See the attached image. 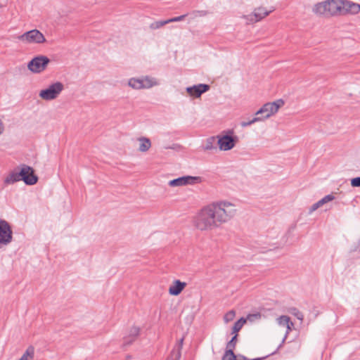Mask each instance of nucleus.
Instances as JSON below:
<instances>
[{
  "label": "nucleus",
  "mask_w": 360,
  "mask_h": 360,
  "mask_svg": "<svg viewBox=\"0 0 360 360\" xmlns=\"http://www.w3.org/2000/svg\"><path fill=\"white\" fill-rule=\"evenodd\" d=\"M233 205L221 202L214 203L203 208L196 218V226L200 229H206L224 221L227 214L231 213Z\"/></svg>",
  "instance_id": "nucleus-1"
},
{
  "label": "nucleus",
  "mask_w": 360,
  "mask_h": 360,
  "mask_svg": "<svg viewBox=\"0 0 360 360\" xmlns=\"http://www.w3.org/2000/svg\"><path fill=\"white\" fill-rule=\"evenodd\" d=\"M343 8L344 0H328L317 4L314 11L320 15H330L342 13Z\"/></svg>",
  "instance_id": "nucleus-2"
},
{
  "label": "nucleus",
  "mask_w": 360,
  "mask_h": 360,
  "mask_svg": "<svg viewBox=\"0 0 360 360\" xmlns=\"http://www.w3.org/2000/svg\"><path fill=\"white\" fill-rule=\"evenodd\" d=\"M64 85L60 82H56L50 84L47 88L41 89L39 93V96L45 101H52L56 99L63 91Z\"/></svg>",
  "instance_id": "nucleus-3"
},
{
  "label": "nucleus",
  "mask_w": 360,
  "mask_h": 360,
  "mask_svg": "<svg viewBox=\"0 0 360 360\" xmlns=\"http://www.w3.org/2000/svg\"><path fill=\"white\" fill-rule=\"evenodd\" d=\"M18 170L20 176V180L22 181L25 185L33 186L38 181V176L34 174V169L25 164L20 165Z\"/></svg>",
  "instance_id": "nucleus-4"
},
{
  "label": "nucleus",
  "mask_w": 360,
  "mask_h": 360,
  "mask_svg": "<svg viewBox=\"0 0 360 360\" xmlns=\"http://www.w3.org/2000/svg\"><path fill=\"white\" fill-rule=\"evenodd\" d=\"M50 63V59L43 55L34 57L27 64V68L33 73H40L43 72Z\"/></svg>",
  "instance_id": "nucleus-5"
},
{
  "label": "nucleus",
  "mask_w": 360,
  "mask_h": 360,
  "mask_svg": "<svg viewBox=\"0 0 360 360\" xmlns=\"http://www.w3.org/2000/svg\"><path fill=\"white\" fill-rule=\"evenodd\" d=\"M17 39L29 44H41L46 41L44 34L36 29L25 32L22 34L18 36Z\"/></svg>",
  "instance_id": "nucleus-6"
},
{
  "label": "nucleus",
  "mask_w": 360,
  "mask_h": 360,
  "mask_svg": "<svg viewBox=\"0 0 360 360\" xmlns=\"http://www.w3.org/2000/svg\"><path fill=\"white\" fill-rule=\"evenodd\" d=\"M13 240V231L10 224L0 219V246L7 245Z\"/></svg>",
  "instance_id": "nucleus-7"
},
{
  "label": "nucleus",
  "mask_w": 360,
  "mask_h": 360,
  "mask_svg": "<svg viewBox=\"0 0 360 360\" xmlns=\"http://www.w3.org/2000/svg\"><path fill=\"white\" fill-rule=\"evenodd\" d=\"M284 104L282 100H278L276 102L266 103L258 112V113H264V117H269L271 115L276 113L278 108Z\"/></svg>",
  "instance_id": "nucleus-8"
},
{
  "label": "nucleus",
  "mask_w": 360,
  "mask_h": 360,
  "mask_svg": "<svg viewBox=\"0 0 360 360\" xmlns=\"http://www.w3.org/2000/svg\"><path fill=\"white\" fill-rule=\"evenodd\" d=\"M210 89L209 85L198 84L187 89V92L193 98H198L202 94L206 92Z\"/></svg>",
  "instance_id": "nucleus-9"
},
{
  "label": "nucleus",
  "mask_w": 360,
  "mask_h": 360,
  "mask_svg": "<svg viewBox=\"0 0 360 360\" xmlns=\"http://www.w3.org/2000/svg\"><path fill=\"white\" fill-rule=\"evenodd\" d=\"M218 144L220 149L227 150L232 148L235 144V140L232 136H224L219 138Z\"/></svg>",
  "instance_id": "nucleus-10"
},
{
  "label": "nucleus",
  "mask_w": 360,
  "mask_h": 360,
  "mask_svg": "<svg viewBox=\"0 0 360 360\" xmlns=\"http://www.w3.org/2000/svg\"><path fill=\"white\" fill-rule=\"evenodd\" d=\"M139 332L140 328L139 327H132L130 329L128 335L124 338L123 345L128 346L131 345L136 339V338L139 335Z\"/></svg>",
  "instance_id": "nucleus-11"
},
{
  "label": "nucleus",
  "mask_w": 360,
  "mask_h": 360,
  "mask_svg": "<svg viewBox=\"0 0 360 360\" xmlns=\"http://www.w3.org/2000/svg\"><path fill=\"white\" fill-rule=\"evenodd\" d=\"M179 21H180V15L176 16L174 18H169L167 20H161L155 21L150 25V27L152 30H157L169 22H179Z\"/></svg>",
  "instance_id": "nucleus-12"
},
{
  "label": "nucleus",
  "mask_w": 360,
  "mask_h": 360,
  "mask_svg": "<svg viewBox=\"0 0 360 360\" xmlns=\"http://www.w3.org/2000/svg\"><path fill=\"white\" fill-rule=\"evenodd\" d=\"M20 176L18 170V167L14 169L4 179V184H13L18 181H20Z\"/></svg>",
  "instance_id": "nucleus-13"
},
{
  "label": "nucleus",
  "mask_w": 360,
  "mask_h": 360,
  "mask_svg": "<svg viewBox=\"0 0 360 360\" xmlns=\"http://www.w3.org/2000/svg\"><path fill=\"white\" fill-rule=\"evenodd\" d=\"M143 89H150L159 84L158 81L155 77L150 76H142Z\"/></svg>",
  "instance_id": "nucleus-14"
},
{
  "label": "nucleus",
  "mask_w": 360,
  "mask_h": 360,
  "mask_svg": "<svg viewBox=\"0 0 360 360\" xmlns=\"http://www.w3.org/2000/svg\"><path fill=\"white\" fill-rule=\"evenodd\" d=\"M360 11V5L348 1H344L343 12L347 11L351 13H357Z\"/></svg>",
  "instance_id": "nucleus-15"
},
{
  "label": "nucleus",
  "mask_w": 360,
  "mask_h": 360,
  "mask_svg": "<svg viewBox=\"0 0 360 360\" xmlns=\"http://www.w3.org/2000/svg\"><path fill=\"white\" fill-rule=\"evenodd\" d=\"M278 321L280 326L286 328L287 333L291 330V328L293 326L292 322L290 321V319L287 316H281L278 319Z\"/></svg>",
  "instance_id": "nucleus-16"
},
{
  "label": "nucleus",
  "mask_w": 360,
  "mask_h": 360,
  "mask_svg": "<svg viewBox=\"0 0 360 360\" xmlns=\"http://www.w3.org/2000/svg\"><path fill=\"white\" fill-rule=\"evenodd\" d=\"M180 359V340H177L175 347L171 352L167 360H179Z\"/></svg>",
  "instance_id": "nucleus-17"
},
{
  "label": "nucleus",
  "mask_w": 360,
  "mask_h": 360,
  "mask_svg": "<svg viewBox=\"0 0 360 360\" xmlns=\"http://www.w3.org/2000/svg\"><path fill=\"white\" fill-rule=\"evenodd\" d=\"M140 142L139 150L141 152H146L151 146L150 140L146 137H141L139 139Z\"/></svg>",
  "instance_id": "nucleus-18"
},
{
  "label": "nucleus",
  "mask_w": 360,
  "mask_h": 360,
  "mask_svg": "<svg viewBox=\"0 0 360 360\" xmlns=\"http://www.w3.org/2000/svg\"><path fill=\"white\" fill-rule=\"evenodd\" d=\"M202 181L200 176H181V186L188 184H196Z\"/></svg>",
  "instance_id": "nucleus-19"
},
{
  "label": "nucleus",
  "mask_w": 360,
  "mask_h": 360,
  "mask_svg": "<svg viewBox=\"0 0 360 360\" xmlns=\"http://www.w3.org/2000/svg\"><path fill=\"white\" fill-rule=\"evenodd\" d=\"M128 85L134 89L139 90L143 89L141 77L139 78L132 77L129 79Z\"/></svg>",
  "instance_id": "nucleus-20"
},
{
  "label": "nucleus",
  "mask_w": 360,
  "mask_h": 360,
  "mask_svg": "<svg viewBox=\"0 0 360 360\" xmlns=\"http://www.w3.org/2000/svg\"><path fill=\"white\" fill-rule=\"evenodd\" d=\"M34 347L32 345L29 346L22 356L18 360H34Z\"/></svg>",
  "instance_id": "nucleus-21"
},
{
  "label": "nucleus",
  "mask_w": 360,
  "mask_h": 360,
  "mask_svg": "<svg viewBox=\"0 0 360 360\" xmlns=\"http://www.w3.org/2000/svg\"><path fill=\"white\" fill-rule=\"evenodd\" d=\"M169 293L171 295H179L180 294V279L174 281V285L169 288Z\"/></svg>",
  "instance_id": "nucleus-22"
},
{
  "label": "nucleus",
  "mask_w": 360,
  "mask_h": 360,
  "mask_svg": "<svg viewBox=\"0 0 360 360\" xmlns=\"http://www.w3.org/2000/svg\"><path fill=\"white\" fill-rule=\"evenodd\" d=\"M247 319L244 318H241L238 320L232 329V334H238L240 330L243 328V326L246 323Z\"/></svg>",
  "instance_id": "nucleus-23"
},
{
  "label": "nucleus",
  "mask_w": 360,
  "mask_h": 360,
  "mask_svg": "<svg viewBox=\"0 0 360 360\" xmlns=\"http://www.w3.org/2000/svg\"><path fill=\"white\" fill-rule=\"evenodd\" d=\"M222 360H238V356L237 357L233 351L226 349Z\"/></svg>",
  "instance_id": "nucleus-24"
},
{
  "label": "nucleus",
  "mask_w": 360,
  "mask_h": 360,
  "mask_svg": "<svg viewBox=\"0 0 360 360\" xmlns=\"http://www.w3.org/2000/svg\"><path fill=\"white\" fill-rule=\"evenodd\" d=\"M233 337L232 338L231 340L229 341L227 344V347H226L227 350L233 351V349L236 347V344L237 342V337H238V334H233Z\"/></svg>",
  "instance_id": "nucleus-25"
},
{
  "label": "nucleus",
  "mask_w": 360,
  "mask_h": 360,
  "mask_svg": "<svg viewBox=\"0 0 360 360\" xmlns=\"http://www.w3.org/2000/svg\"><path fill=\"white\" fill-rule=\"evenodd\" d=\"M233 337L232 338L231 340L229 341L227 344V347H226L227 350L233 351V349L236 347V344L237 342V337H238V334H233Z\"/></svg>",
  "instance_id": "nucleus-26"
},
{
  "label": "nucleus",
  "mask_w": 360,
  "mask_h": 360,
  "mask_svg": "<svg viewBox=\"0 0 360 360\" xmlns=\"http://www.w3.org/2000/svg\"><path fill=\"white\" fill-rule=\"evenodd\" d=\"M235 316H236L235 311H233V310L229 311L224 315V321L226 323L230 322L234 319Z\"/></svg>",
  "instance_id": "nucleus-27"
},
{
  "label": "nucleus",
  "mask_w": 360,
  "mask_h": 360,
  "mask_svg": "<svg viewBox=\"0 0 360 360\" xmlns=\"http://www.w3.org/2000/svg\"><path fill=\"white\" fill-rule=\"evenodd\" d=\"M169 185L171 186H180V176L169 181Z\"/></svg>",
  "instance_id": "nucleus-28"
},
{
  "label": "nucleus",
  "mask_w": 360,
  "mask_h": 360,
  "mask_svg": "<svg viewBox=\"0 0 360 360\" xmlns=\"http://www.w3.org/2000/svg\"><path fill=\"white\" fill-rule=\"evenodd\" d=\"M352 185L353 186H360V177L353 179L352 180Z\"/></svg>",
  "instance_id": "nucleus-29"
},
{
  "label": "nucleus",
  "mask_w": 360,
  "mask_h": 360,
  "mask_svg": "<svg viewBox=\"0 0 360 360\" xmlns=\"http://www.w3.org/2000/svg\"><path fill=\"white\" fill-rule=\"evenodd\" d=\"M184 285H185V283L181 282V290L184 289Z\"/></svg>",
  "instance_id": "nucleus-30"
},
{
  "label": "nucleus",
  "mask_w": 360,
  "mask_h": 360,
  "mask_svg": "<svg viewBox=\"0 0 360 360\" xmlns=\"http://www.w3.org/2000/svg\"><path fill=\"white\" fill-rule=\"evenodd\" d=\"M2 134V131L0 130V135Z\"/></svg>",
  "instance_id": "nucleus-31"
}]
</instances>
